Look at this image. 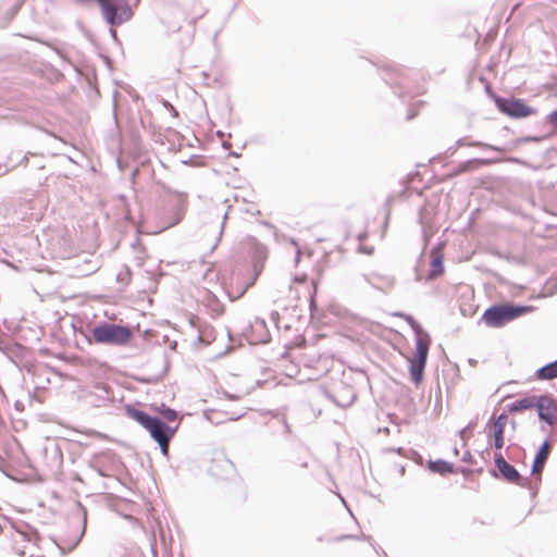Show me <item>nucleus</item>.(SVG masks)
<instances>
[{
    "label": "nucleus",
    "mask_w": 557,
    "mask_h": 557,
    "mask_svg": "<svg viewBox=\"0 0 557 557\" xmlns=\"http://www.w3.org/2000/svg\"><path fill=\"white\" fill-rule=\"evenodd\" d=\"M77 506H78L79 510L83 511V530H82V534H81V536H82L85 533V529H86V511H85V508L81 504H78Z\"/></svg>",
    "instance_id": "31"
},
{
    "label": "nucleus",
    "mask_w": 557,
    "mask_h": 557,
    "mask_svg": "<svg viewBox=\"0 0 557 557\" xmlns=\"http://www.w3.org/2000/svg\"><path fill=\"white\" fill-rule=\"evenodd\" d=\"M110 34H111V36H112L114 39H116V30H115V29L110 28Z\"/></svg>",
    "instance_id": "35"
},
{
    "label": "nucleus",
    "mask_w": 557,
    "mask_h": 557,
    "mask_svg": "<svg viewBox=\"0 0 557 557\" xmlns=\"http://www.w3.org/2000/svg\"><path fill=\"white\" fill-rule=\"evenodd\" d=\"M456 145H457V147L469 146V147H480V148L495 150V151H505L504 148H500V147H497V146H493V145H490V144H485V143H482V141H468L466 137L459 138L456 141Z\"/></svg>",
    "instance_id": "24"
},
{
    "label": "nucleus",
    "mask_w": 557,
    "mask_h": 557,
    "mask_svg": "<svg viewBox=\"0 0 557 557\" xmlns=\"http://www.w3.org/2000/svg\"><path fill=\"white\" fill-rule=\"evenodd\" d=\"M429 469L432 472L440 473V474H446V473H453L454 472V466L450 462H447L443 459H437L434 461L429 462Z\"/></svg>",
    "instance_id": "22"
},
{
    "label": "nucleus",
    "mask_w": 557,
    "mask_h": 557,
    "mask_svg": "<svg viewBox=\"0 0 557 557\" xmlns=\"http://www.w3.org/2000/svg\"><path fill=\"white\" fill-rule=\"evenodd\" d=\"M536 375L540 380H554L557 377V359L541 367L536 371Z\"/></svg>",
    "instance_id": "21"
},
{
    "label": "nucleus",
    "mask_w": 557,
    "mask_h": 557,
    "mask_svg": "<svg viewBox=\"0 0 557 557\" xmlns=\"http://www.w3.org/2000/svg\"><path fill=\"white\" fill-rule=\"evenodd\" d=\"M227 219V213H224L223 215V221H222V224H221V228H220V236L223 234V230H224V225H225V221Z\"/></svg>",
    "instance_id": "33"
},
{
    "label": "nucleus",
    "mask_w": 557,
    "mask_h": 557,
    "mask_svg": "<svg viewBox=\"0 0 557 557\" xmlns=\"http://www.w3.org/2000/svg\"><path fill=\"white\" fill-rule=\"evenodd\" d=\"M330 398L338 407L346 408L352 405V403L357 398V395L351 386L342 384L341 388L336 392V394L330 396Z\"/></svg>",
    "instance_id": "11"
},
{
    "label": "nucleus",
    "mask_w": 557,
    "mask_h": 557,
    "mask_svg": "<svg viewBox=\"0 0 557 557\" xmlns=\"http://www.w3.org/2000/svg\"><path fill=\"white\" fill-rule=\"evenodd\" d=\"M536 399H537V396H535V395L525 396L520 399H517L507 406L508 411L509 412H518V411H522L525 409L534 408L535 405L537 404Z\"/></svg>",
    "instance_id": "16"
},
{
    "label": "nucleus",
    "mask_w": 557,
    "mask_h": 557,
    "mask_svg": "<svg viewBox=\"0 0 557 557\" xmlns=\"http://www.w3.org/2000/svg\"><path fill=\"white\" fill-rule=\"evenodd\" d=\"M362 278L366 283L379 289H383L384 287H392L394 285V278L392 276L376 272L362 274Z\"/></svg>",
    "instance_id": "14"
},
{
    "label": "nucleus",
    "mask_w": 557,
    "mask_h": 557,
    "mask_svg": "<svg viewBox=\"0 0 557 557\" xmlns=\"http://www.w3.org/2000/svg\"><path fill=\"white\" fill-rule=\"evenodd\" d=\"M549 454H550V445H549L548 440H545L535 454V457H534V460L532 463V468H531L532 474L535 475V474L542 473Z\"/></svg>",
    "instance_id": "13"
},
{
    "label": "nucleus",
    "mask_w": 557,
    "mask_h": 557,
    "mask_svg": "<svg viewBox=\"0 0 557 557\" xmlns=\"http://www.w3.org/2000/svg\"><path fill=\"white\" fill-rule=\"evenodd\" d=\"M528 311H530L528 306L496 305L484 311L482 320L488 327H502Z\"/></svg>",
    "instance_id": "3"
},
{
    "label": "nucleus",
    "mask_w": 557,
    "mask_h": 557,
    "mask_svg": "<svg viewBox=\"0 0 557 557\" xmlns=\"http://www.w3.org/2000/svg\"><path fill=\"white\" fill-rule=\"evenodd\" d=\"M431 337L425 335L422 338H416V358L410 361V375L414 383L421 382L424 373V368L428 360Z\"/></svg>",
    "instance_id": "4"
},
{
    "label": "nucleus",
    "mask_w": 557,
    "mask_h": 557,
    "mask_svg": "<svg viewBox=\"0 0 557 557\" xmlns=\"http://www.w3.org/2000/svg\"><path fill=\"white\" fill-rule=\"evenodd\" d=\"M20 7L21 3L17 1L14 3L3 2L0 4V11H3V13L0 15V28H5L11 23L20 10Z\"/></svg>",
    "instance_id": "15"
},
{
    "label": "nucleus",
    "mask_w": 557,
    "mask_h": 557,
    "mask_svg": "<svg viewBox=\"0 0 557 557\" xmlns=\"http://www.w3.org/2000/svg\"><path fill=\"white\" fill-rule=\"evenodd\" d=\"M7 172V170H4L2 173H0V175L4 174Z\"/></svg>",
    "instance_id": "40"
},
{
    "label": "nucleus",
    "mask_w": 557,
    "mask_h": 557,
    "mask_svg": "<svg viewBox=\"0 0 557 557\" xmlns=\"http://www.w3.org/2000/svg\"><path fill=\"white\" fill-rule=\"evenodd\" d=\"M545 123L550 125L557 133V109L545 116Z\"/></svg>",
    "instance_id": "27"
},
{
    "label": "nucleus",
    "mask_w": 557,
    "mask_h": 557,
    "mask_svg": "<svg viewBox=\"0 0 557 557\" xmlns=\"http://www.w3.org/2000/svg\"><path fill=\"white\" fill-rule=\"evenodd\" d=\"M77 4H86L90 0H74ZM100 7L103 20L111 26H120L133 16L127 0H96Z\"/></svg>",
    "instance_id": "2"
},
{
    "label": "nucleus",
    "mask_w": 557,
    "mask_h": 557,
    "mask_svg": "<svg viewBox=\"0 0 557 557\" xmlns=\"http://www.w3.org/2000/svg\"><path fill=\"white\" fill-rule=\"evenodd\" d=\"M535 408L540 420L546 422L548 425L554 426L557 422V401L549 395L537 396Z\"/></svg>",
    "instance_id": "8"
},
{
    "label": "nucleus",
    "mask_w": 557,
    "mask_h": 557,
    "mask_svg": "<svg viewBox=\"0 0 557 557\" xmlns=\"http://www.w3.org/2000/svg\"><path fill=\"white\" fill-rule=\"evenodd\" d=\"M541 140H542V137H539V136H527V137H523L520 139V141H523V143H529V141L539 143Z\"/></svg>",
    "instance_id": "29"
},
{
    "label": "nucleus",
    "mask_w": 557,
    "mask_h": 557,
    "mask_svg": "<svg viewBox=\"0 0 557 557\" xmlns=\"http://www.w3.org/2000/svg\"><path fill=\"white\" fill-rule=\"evenodd\" d=\"M475 423L473 422H470L466 428H463L462 430L459 431V436L461 440L465 441L466 438V433L468 430H472L474 428Z\"/></svg>",
    "instance_id": "28"
},
{
    "label": "nucleus",
    "mask_w": 557,
    "mask_h": 557,
    "mask_svg": "<svg viewBox=\"0 0 557 557\" xmlns=\"http://www.w3.org/2000/svg\"><path fill=\"white\" fill-rule=\"evenodd\" d=\"M373 250H374L373 247H366V246H360L359 247V251H361L363 253H367V255H372Z\"/></svg>",
    "instance_id": "32"
},
{
    "label": "nucleus",
    "mask_w": 557,
    "mask_h": 557,
    "mask_svg": "<svg viewBox=\"0 0 557 557\" xmlns=\"http://www.w3.org/2000/svg\"><path fill=\"white\" fill-rule=\"evenodd\" d=\"M292 245L297 246V243L295 239H292Z\"/></svg>",
    "instance_id": "38"
},
{
    "label": "nucleus",
    "mask_w": 557,
    "mask_h": 557,
    "mask_svg": "<svg viewBox=\"0 0 557 557\" xmlns=\"http://www.w3.org/2000/svg\"><path fill=\"white\" fill-rule=\"evenodd\" d=\"M91 336L97 344L122 347L128 344L133 332L126 325L104 322L92 327Z\"/></svg>",
    "instance_id": "1"
},
{
    "label": "nucleus",
    "mask_w": 557,
    "mask_h": 557,
    "mask_svg": "<svg viewBox=\"0 0 557 557\" xmlns=\"http://www.w3.org/2000/svg\"><path fill=\"white\" fill-rule=\"evenodd\" d=\"M165 205L166 212L164 214L169 213V218L164 220L163 228H169L182 221L186 210V195L180 193L170 194L166 197Z\"/></svg>",
    "instance_id": "5"
},
{
    "label": "nucleus",
    "mask_w": 557,
    "mask_h": 557,
    "mask_svg": "<svg viewBox=\"0 0 557 557\" xmlns=\"http://www.w3.org/2000/svg\"><path fill=\"white\" fill-rule=\"evenodd\" d=\"M213 465H218L221 467L222 471L227 474L234 470L233 462L223 454L220 453L214 459ZM210 471L215 475H221V473L216 472L214 466L210 468Z\"/></svg>",
    "instance_id": "17"
},
{
    "label": "nucleus",
    "mask_w": 557,
    "mask_h": 557,
    "mask_svg": "<svg viewBox=\"0 0 557 557\" xmlns=\"http://www.w3.org/2000/svg\"><path fill=\"white\" fill-rule=\"evenodd\" d=\"M495 104L500 112L515 119L527 117L535 113V109L527 106L521 99L497 97Z\"/></svg>",
    "instance_id": "6"
},
{
    "label": "nucleus",
    "mask_w": 557,
    "mask_h": 557,
    "mask_svg": "<svg viewBox=\"0 0 557 557\" xmlns=\"http://www.w3.org/2000/svg\"><path fill=\"white\" fill-rule=\"evenodd\" d=\"M494 460L497 470L505 481L516 483L522 487L527 486L528 479H523L518 470L505 460L502 454H495Z\"/></svg>",
    "instance_id": "9"
},
{
    "label": "nucleus",
    "mask_w": 557,
    "mask_h": 557,
    "mask_svg": "<svg viewBox=\"0 0 557 557\" xmlns=\"http://www.w3.org/2000/svg\"><path fill=\"white\" fill-rule=\"evenodd\" d=\"M265 259H267L265 248L262 246L257 247L256 251H255L253 262H252V268H253V272H255L253 280H256L257 276L262 272L263 263H264Z\"/></svg>",
    "instance_id": "18"
},
{
    "label": "nucleus",
    "mask_w": 557,
    "mask_h": 557,
    "mask_svg": "<svg viewBox=\"0 0 557 557\" xmlns=\"http://www.w3.org/2000/svg\"><path fill=\"white\" fill-rule=\"evenodd\" d=\"M161 414L165 421L170 424L171 422H175L177 420V412L174 409L162 406Z\"/></svg>",
    "instance_id": "26"
},
{
    "label": "nucleus",
    "mask_w": 557,
    "mask_h": 557,
    "mask_svg": "<svg viewBox=\"0 0 557 557\" xmlns=\"http://www.w3.org/2000/svg\"><path fill=\"white\" fill-rule=\"evenodd\" d=\"M178 429V423L174 426L168 424L166 422L160 426L157 431H154L150 436L153 441H156L163 456L169 455V444L171 440L174 437L176 431Z\"/></svg>",
    "instance_id": "10"
},
{
    "label": "nucleus",
    "mask_w": 557,
    "mask_h": 557,
    "mask_svg": "<svg viewBox=\"0 0 557 557\" xmlns=\"http://www.w3.org/2000/svg\"><path fill=\"white\" fill-rule=\"evenodd\" d=\"M0 395H3L2 388L0 387Z\"/></svg>",
    "instance_id": "39"
},
{
    "label": "nucleus",
    "mask_w": 557,
    "mask_h": 557,
    "mask_svg": "<svg viewBox=\"0 0 557 557\" xmlns=\"http://www.w3.org/2000/svg\"><path fill=\"white\" fill-rule=\"evenodd\" d=\"M444 263H443V257L442 255H436L432 262H431V269L428 274L429 280H434L438 276H441L444 273Z\"/></svg>",
    "instance_id": "23"
},
{
    "label": "nucleus",
    "mask_w": 557,
    "mask_h": 557,
    "mask_svg": "<svg viewBox=\"0 0 557 557\" xmlns=\"http://www.w3.org/2000/svg\"><path fill=\"white\" fill-rule=\"evenodd\" d=\"M305 278H306V276H295L294 281L300 283V282H304Z\"/></svg>",
    "instance_id": "34"
},
{
    "label": "nucleus",
    "mask_w": 557,
    "mask_h": 557,
    "mask_svg": "<svg viewBox=\"0 0 557 557\" xmlns=\"http://www.w3.org/2000/svg\"><path fill=\"white\" fill-rule=\"evenodd\" d=\"M493 162H495V160H492V159H470V160H467V161L460 163L457 166L455 174H460V173L471 171L472 169H474V165H478V164L487 165Z\"/></svg>",
    "instance_id": "20"
},
{
    "label": "nucleus",
    "mask_w": 557,
    "mask_h": 557,
    "mask_svg": "<svg viewBox=\"0 0 557 557\" xmlns=\"http://www.w3.org/2000/svg\"><path fill=\"white\" fill-rule=\"evenodd\" d=\"M253 332L259 334L258 342L268 343L271 338L270 333L267 329L265 321L261 318H256L251 324Z\"/></svg>",
    "instance_id": "19"
},
{
    "label": "nucleus",
    "mask_w": 557,
    "mask_h": 557,
    "mask_svg": "<svg viewBox=\"0 0 557 557\" xmlns=\"http://www.w3.org/2000/svg\"><path fill=\"white\" fill-rule=\"evenodd\" d=\"M399 317H403L407 323L411 326V329L414 331L416 335H417V338H422L424 337L425 335H429L428 333H425L422 327L420 326V324L411 317V315H408V314H404V313H399L398 314Z\"/></svg>",
    "instance_id": "25"
},
{
    "label": "nucleus",
    "mask_w": 557,
    "mask_h": 557,
    "mask_svg": "<svg viewBox=\"0 0 557 557\" xmlns=\"http://www.w3.org/2000/svg\"><path fill=\"white\" fill-rule=\"evenodd\" d=\"M469 458H470V453H469V451H467V453H466V455H465V457H463V460H468Z\"/></svg>",
    "instance_id": "36"
},
{
    "label": "nucleus",
    "mask_w": 557,
    "mask_h": 557,
    "mask_svg": "<svg viewBox=\"0 0 557 557\" xmlns=\"http://www.w3.org/2000/svg\"><path fill=\"white\" fill-rule=\"evenodd\" d=\"M125 412L129 419L135 420L141 426H144L150 435L165 423V421L161 418L150 416L147 412L132 406H126Z\"/></svg>",
    "instance_id": "7"
},
{
    "label": "nucleus",
    "mask_w": 557,
    "mask_h": 557,
    "mask_svg": "<svg viewBox=\"0 0 557 557\" xmlns=\"http://www.w3.org/2000/svg\"><path fill=\"white\" fill-rule=\"evenodd\" d=\"M491 474H492L493 476L497 478V472H496V470H492V471H491Z\"/></svg>",
    "instance_id": "37"
},
{
    "label": "nucleus",
    "mask_w": 557,
    "mask_h": 557,
    "mask_svg": "<svg viewBox=\"0 0 557 557\" xmlns=\"http://www.w3.org/2000/svg\"><path fill=\"white\" fill-rule=\"evenodd\" d=\"M270 319L275 324V326L278 327L280 313L277 311H272L270 313Z\"/></svg>",
    "instance_id": "30"
},
{
    "label": "nucleus",
    "mask_w": 557,
    "mask_h": 557,
    "mask_svg": "<svg viewBox=\"0 0 557 557\" xmlns=\"http://www.w3.org/2000/svg\"><path fill=\"white\" fill-rule=\"evenodd\" d=\"M508 422V416L503 412L500 413L494 421H493V424H492V429H493V445L496 449H500L503 448L504 446V432H505V428H506V424Z\"/></svg>",
    "instance_id": "12"
}]
</instances>
